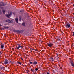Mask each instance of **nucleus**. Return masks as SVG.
I'll use <instances>...</instances> for the list:
<instances>
[{
	"label": "nucleus",
	"mask_w": 74,
	"mask_h": 74,
	"mask_svg": "<svg viewBox=\"0 0 74 74\" xmlns=\"http://www.w3.org/2000/svg\"><path fill=\"white\" fill-rule=\"evenodd\" d=\"M47 45L48 46L50 47H52V46L53 45V44H52V43H48Z\"/></svg>",
	"instance_id": "1a4fd4ad"
},
{
	"label": "nucleus",
	"mask_w": 74,
	"mask_h": 74,
	"mask_svg": "<svg viewBox=\"0 0 74 74\" xmlns=\"http://www.w3.org/2000/svg\"><path fill=\"white\" fill-rule=\"evenodd\" d=\"M15 21L16 22H17V23H19V21H18V18H15Z\"/></svg>",
	"instance_id": "ddd939ff"
},
{
	"label": "nucleus",
	"mask_w": 74,
	"mask_h": 74,
	"mask_svg": "<svg viewBox=\"0 0 74 74\" xmlns=\"http://www.w3.org/2000/svg\"><path fill=\"white\" fill-rule=\"evenodd\" d=\"M5 68L4 67H0V69L2 70H4Z\"/></svg>",
	"instance_id": "2eb2a0df"
},
{
	"label": "nucleus",
	"mask_w": 74,
	"mask_h": 74,
	"mask_svg": "<svg viewBox=\"0 0 74 74\" xmlns=\"http://www.w3.org/2000/svg\"><path fill=\"white\" fill-rule=\"evenodd\" d=\"M20 12H24V10H22L20 11Z\"/></svg>",
	"instance_id": "dca6fc26"
},
{
	"label": "nucleus",
	"mask_w": 74,
	"mask_h": 74,
	"mask_svg": "<svg viewBox=\"0 0 74 74\" xmlns=\"http://www.w3.org/2000/svg\"><path fill=\"white\" fill-rule=\"evenodd\" d=\"M1 48V49H3L4 48V44H1L0 45Z\"/></svg>",
	"instance_id": "423d86ee"
},
{
	"label": "nucleus",
	"mask_w": 74,
	"mask_h": 74,
	"mask_svg": "<svg viewBox=\"0 0 74 74\" xmlns=\"http://www.w3.org/2000/svg\"><path fill=\"white\" fill-rule=\"evenodd\" d=\"M31 71L32 72H33V73H34V72H35V70H34V69H33L32 68L31 69Z\"/></svg>",
	"instance_id": "f8f14e48"
},
{
	"label": "nucleus",
	"mask_w": 74,
	"mask_h": 74,
	"mask_svg": "<svg viewBox=\"0 0 74 74\" xmlns=\"http://www.w3.org/2000/svg\"><path fill=\"white\" fill-rule=\"evenodd\" d=\"M1 54H2V53H1V52H0V55H1Z\"/></svg>",
	"instance_id": "c85d7f7f"
},
{
	"label": "nucleus",
	"mask_w": 74,
	"mask_h": 74,
	"mask_svg": "<svg viewBox=\"0 0 74 74\" xmlns=\"http://www.w3.org/2000/svg\"><path fill=\"white\" fill-rule=\"evenodd\" d=\"M0 26H3V25H1Z\"/></svg>",
	"instance_id": "2f4dec72"
},
{
	"label": "nucleus",
	"mask_w": 74,
	"mask_h": 74,
	"mask_svg": "<svg viewBox=\"0 0 74 74\" xmlns=\"http://www.w3.org/2000/svg\"><path fill=\"white\" fill-rule=\"evenodd\" d=\"M73 61L71 62V64L72 66L73 67H74V64L73 62Z\"/></svg>",
	"instance_id": "9b49d317"
},
{
	"label": "nucleus",
	"mask_w": 74,
	"mask_h": 74,
	"mask_svg": "<svg viewBox=\"0 0 74 74\" xmlns=\"http://www.w3.org/2000/svg\"><path fill=\"white\" fill-rule=\"evenodd\" d=\"M3 28H2V29H3V30H5L6 29H8V28H9V27L6 26H3Z\"/></svg>",
	"instance_id": "9d476101"
},
{
	"label": "nucleus",
	"mask_w": 74,
	"mask_h": 74,
	"mask_svg": "<svg viewBox=\"0 0 74 74\" xmlns=\"http://www.w3.org/2000/svg\"><path fill=\"white\" fill-rule=\"evenodd\" d=\"M13 32H15V33H22V32H23V30H16L15 29L13 30Z\"/></svg>",
	"instance_id": "f257e3e1"
},
{
	"label": "nucleus",
	"mask_w": 74,
	"mask_h": 74,
	"mask_svg": "<svg viewBox=\"0 0 74 74\" xmlns=\"http://www.w3.org/2000/svg\"><path fill=\"white\" fill-rule=\"evenodd\" d=\"M58 59H59V57H57V60H58Z\"/></svg>",
	"instance_id": "bb28decb"
},
{
	"label": "nucleus",
	"mask_w": 74,
	"mask_h": 74,
	"mask_svg": "<svg viewBox=\"0 0 74 74\" xmlns=\"http://www.w3.org/2000/svg\"><path fill=\"white\" fill-rule=\"evenodd\" d=\"M35 70L36 71H37V70H38V68H35Z\"/></svg>",
	"instance_id": "393cba45"
},
{
	"label": "nucleus",
	"mask_w": 74,
	"mask_h": 74,
	"mask_svg": "<svg viewBox=\"0 0 74 74\" xmlns=\"http://www.w3.org/2000/svg\"><path fill=\"white\" fill-rule=\"evenodd\" d=\"M21 59H22V60H23V59L22 58H21Z\"/></svg>",
	"instance_id": "f704fd0d"
},
{
	"label": "nucleus",
	"mask_w": 74,
	"mask_h": 74,
	"mask_svg": "<svg viewBox=\"0 0 74 74\" xmlns=\"http://www.w3.org/2000/svg\"><path fill=\"white\" fill-rule=\"evenodd\" d=\"M73 15H74V13L73 14Z\"/></svg>",
	"instance_id": "58836bf2"
},
{
	"label": "nucleus",
	"mask_w": 74,
	"mask_h": 74,
	"mask_svg": "<svg viewBox=\"0 0 74 74\" xmlns=\"http://www.w3.org/2000/svg\"><path fill=\"white\" fill-rule=\"evenodd\" d=\"M22 25L23 26H26V23L25 22H23L22 23Z\"/></svg>",
	"instance_id": "4468645a"
},
{
	"label": "nucleus",
	"mask_w": 74,
	"mask_h": 74,
	"mask_svg": "<svg viewBox=\"0 0 74 74\" xmlns=\"http://www.w3.org/2000/svg\"><path fill=\"white\" fill-rule=\"evenodd\" d=\"M65 27L66 28H68V29H69V28H70V24H69V23H68L65 25Z\"/></svg>",
	"instance_id": "20e7f679"
},
{
	"label": "nucleus",
	"mask_w": 74,
	"mask_h": 74,
	"mask_svg": "<svg viewBox=\"0 0 74 74\" xmlns=\"http://www.w3.org/2000/svg\"><path fill=\"white\" fill-rule=\"evenodd\" d=\"M3 14H5V10H3Z\"/></svg>",
	"instance_id": "f3484780"
},
{
	"label": "nucleus",
	"mask_w": 74,
	"mask_h": 74,
	"mask_svg": "<svg viewBox=\"0 0 74 74\" xmlns=\"http://www.w3.org/2000/svg\"><path fill=\"white\" fill-rule=\"evenodd\" d=\"M13 15H15V13L14 12H13Z\"/></svg>",
	"instance_id": "cd10ccee"
},
{
	"label": "nucleus",
	"mask_w": 74,
	"mask_h": 74,
	"mask_svg": "<svg viewBox=\"0 0 74 74\" xmlns=\"http://www.w3.org/2000/svg\"><path fill=\"white\" fill-rule=\"evenodd\" d=\"M62 71H63V70L62 69Z\"/></svg>",
	"instance_id": "ea45409f"
},
{
	"label": "nucleus",
	"mask_w": 74,
	"mask_h": 74,
	"mask_svg": "<svg viewBox=\"0 0 74 74\" xmlns=\"http://www.w3.org/2000/svg\"><path fill=\"white\" fill-rule=\"evenodd\" d=\"M20 48L19 46H18V47H17V49H19V48Z\"/></svg>",
	"instance_id": "5701e85b"
},
{
	"label": "nucleus",
	"mask_w": 74,
	"mask_h": 74,
	"mask_svg": "<svg viewBox=\"0 0 74 74\" xmlns=\"http://www.w3.org/2000/svg\"><path fill=\"white\" fill-rule=\"evenodd\" d=\"M32 49V50H33V49Z\"/></svg>",
	"instance_id": "4c0bfd02"
},
{
	"label": "nucleus",
	"mask_w": 74,
	"mask_h": 74,
	"mask_svg": "<svg viewBox=\"0 0 74 74\" xmlns=\"http://www.w3.org/2000/svg\"><path fill=\"white\" fill-rule=\"evenodd\" d=\"M58 40H60V39L59 38H58Z\"/></svg>",
	"instance_id": "473e14b6"
},
{
	"label": "nucleus",
	"mask_w": 74,
	"mask_h": 74,
	"mask_svg": "<svg viewBox=\"0 0 74 74\" xmlns=\"http://www.w3.org/2000/svg\"><path fill=\"white\" fill-rule=\"evenodd\" d=\"M62 74H64V73H63V72H62Z\"/></svg>",
	"instance_id": "e433bc0d"
},
{
	"label": "nucleus",
	"mask_w": 74,
	"mask_h": 74,
	"mask_svg": "<svg viewBox=\"0 0 74 74\" xmlns=\"http://www.w3.org/2000/svg\"><path fill=\"white\" fill-rule=\"evenodd\" d=\"M60 69H62V67H60Z\"/></svg>",
	"instance_id": "c9c22d12"
},
{
	"label": "nucleus",
	"mask_w": 74,
	"mask_h": 74,
	"mask_svg": "<svg viewBox=\"0 0 74 74\" xmlns=\"http://www.w3.org/2000/svg\"><path fill=\"white\" fill-rule=\"evenodd\" d=\"M47 74H49V73L48 72H47Z\"/></svg>",
	"instance_id": "7c9ffc66"
},
{
	"label": "nucleus",
	"mask_w": 74,
	"mask_h": 74,
	"mask_svg": "<svg viewBox=\"0 0 74 74\" xmlns=\"http://www.w3.org/2000/svg\"><path fill=\"white\" fill-rule=\"evenodd\" d=\"M19 47H20V48H23V47L21 45Z\"/></svg>",
	"instance_id": "412c9836"
},
{
	"label": "nucleus",
	"mask_w": 74,
	"mask_h": 74,
	"mask_svg": "<svg viewBox=\"0 0 74 74\" xmlns=\"http://www.w3.org/2000/svg\"><path fill=\"white\" fill-rule=\"evenodd\" d=\"M37 63L38 62L36 61L33 62V65H36L37 64Z\"/></svg>",
	"instance_id": "6e6552de"
},
{
	"label": "nucleus",
	"mask_w": 74,
	"mask_h": 74,
	"mask_svg": "<svg viewBox=\"0 0 74 74\" xmlns=\"http://www.w3.org/2000/svg\"><path fill=\"white\" fill-rule=\"evenodd\" d=\"M18 64H20V65H21V64H22V63L21 62H18Z\"/></svg>",
	"instance_id": "b1692460"
},
{
	"label": "nucleus",
	"mask_w": 74,
	"mask_h": 74,
	"mask_svg": "<svg viewBox=\"0 0 74 74\" xmlns=\"http://www.w3.org/2000/svg\"><path fill=\"white\" fill-rule=\"evenodd\" d=\"M6 4L4 2H1L0 3V6H5L6 5Z\"/></svg>",
	"instance_id": "f03ea898"
},
{
	"label": "nucleus",
	"mask_w": 74,
	"mask_h": 74,
	"mask_svg": "<svg viewBox=\"0 0 74 74\" xmlns=\"http://www.w3.org/2000/svg\"><path fill=\"white\" fill-rule=\"evenodd\" d=\"M27 73H28V72H29V70H27Z\"/></svg>",
	"instance_id": "c756f323"
},
{
	"label": "nucleus",
	"mask_w": 74,
	"mask_h": 74,
	"mask_svg": "<svg viewBox=\"0 0 74 74\" xmlns=\"http://www.w3.org/2000/svg\"><path fill=\"white\" fill-rule=\"evenodd\" d=\"M6 21L8 23H13V21L11 20L8 19L6 20Z\"/></svg>",
	"instance_id": "7ed1b4c3"
},
{
	"label": "nucleus",
	"mask_w": 74,
	"mask_h": 74,
	"mask_svg": "<svg viewBox=\"0 0 74 74\" xmlns=\"http://www.w3.org/2000/svg\"><path fill=\"white\" fill-rule=\"evenodd\" d=\"M0 74H4V73H3L1 72H0Z\"/></svg>",
	"instance_id": "a878e982"
},
{
	"label": "nucleus",
	"mask_w": 74,
	"mask_h": 74,
	"mask_svg": "<svg viewBox=\"0 0 74 74\" xmlns=\"http://www.w3.org/2000/svg\"><path fill=\"white\" fill-rule=\"evenodd\" d=\"M51 60L53 62L54 61V60L53 59V58H51Z\"/></svg>",
	"instance_id": "a211bd4d"
},
{
	"label": "nucleus",
	"mask_w": 74,
	"mask_h": 74,
	"mask_svg": "<svg viewBox=\"0 0 74 74\" xmlns=\"http://www.w3.org/2000/svg\"><path fill=\"white\" fill-rule=\"evenodd\" d=\"M29 63L31 64H32L33 65V62H32L31 61H29Z\"/></svg>",
	"instance_id": "6ab92c4d"
},
{
	"label": "nucleus",
	"mask_w": 74,
	"mask_h": 74,
	"mask_svg": "<svg viewBox=\"0 0 74 74\" xmlns=\"http://www.w3.org/2000/svg\"><path fill=\"white\" fill-rule=\"evenodd\" d=\"M4 63L5 64H7L8 63V60L6 59L5 61L4 62Z\"/></svg>",
	"instance_id": "0eeeda50"
},
{
	"label": "nucleus",
	"mask_w": 74,
	"mask_h": 74,
	"mask_svg": "<svg viewBox=\"0 0 74 74\" xmlns=\"http://www.w3.org/2000/svg\"><path fill=\"white\" fill-rule=\"evenodd\" d=\"M18 47H20V46H21V44H18Z\"/></svg>",
	"instance_id": "aec40b11"
},
{
	"label": "nucleus",
	"mask_w": 74,
	"mask_h": 74,
	"mask_svg": "<svg viewBox=\"0 0 74 74\" xmlns=\"http://www.w3.org/2000/svg\"><path fill=\"white\" fill-rule=\"evenodd\" d=\"M19 21H21V17H19Z\"/></svg>",
	"instance_id": "4be33fe9"
},
{
	"label": "nucleus",
	"mask_w": 74,
	"mask_h": 74,
	"mask_svg": "<svg viewBox=\"0 0 74 74\" xmlns=\"http://www.w3.org/2000/svg\"><path fill=\"white\" fill-rule=\"evenodd\" d=\"M31 52H33V51L31 50Z\"/></svg>",
	"instance_id": "72a5a7b5"
},
{
	"label": "nucleus",
	"mask_w": 74,
	"mask_h": 74,
	"mask_svg": "<svg viewBox=\"0 0 74 74\" xmlns=\"http://www.w3.org/2000/svg\"><path fill=\"white\" fill-rule=\"evenodd\" d=\"M12 15V12H10L9 14H6V16L7 17V18H10V16H11Z\"/></svg>",
	"instance_id": "39448f33"
}]
</instances>
